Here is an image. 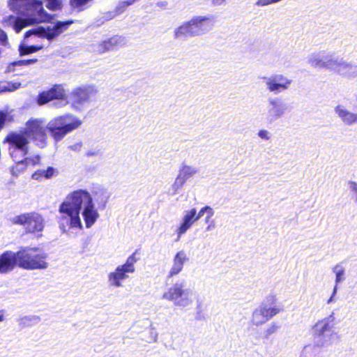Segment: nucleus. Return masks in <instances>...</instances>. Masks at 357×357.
<instances>
[{
  "instance_id": "1",
  "label": "nucleus",
  "mask_w": 357,
  "mask_h": 357,
  "mask_svg": "<svg viewBox=\"0 0 357 357\" xmlns=\"http://www.w3.org/2000/svg\"><path fill=\"white\" fill-rule=\"evenodd\" d=\"M59 213V225L63 233L70 229H83L80 215L87 229L91 228L100 218L91 195L82 189L68 194L60 204Z\"/></svg>"
},
{
  "instance_id": "2",
  "label": "nucleus",
  "mask_w": 357,
  "mask_h": 357,
  "mask_svg": "<svg viewBox=\"0 0 357 357\" xmlns=\"http://www.w3.org/2000/svg\"><path fill=\"white\" fill-rule=\"evenodd\" d=\"M8 6L13 12L24 17H9V22L17 33L28 24L48 22L52 18L45 10L40 0H9Z\"/></svg>"
},
{
  "instance_id": "3",
  "label": "nucleus",
  "mask_w": 357,
  "mask_h": 357,
  "mask_svg": "<svg viewBox=\"0 0 357 357\" xmlns=\"http://www.w3.org/2000/svg\"><path fill=\"white\" fill-rule=\"evenodd\" d=\"M307 63L314 68L325 69L346 79L357 77V64L333 54L316 52L307 56Z\"/></svg>"
},
{
  "instance_id": "4",
  "label": "nucleus",
  "mask_w": 357,
  "mask_h": 357,
  "mask_svg": "<svg viewBox=\"0 0 357 357\" xmlns=\"http://www.w3.org/2000/svg\"><path fill=\"white\" fill-rule=\"evenodd\" d=\"M73 23V21L72 20L64 22L57 21L53 25H49L46 27L40 26L27 31L24 34L23 43L19 46L20 55L22 56L36 52L43 47L42 45H29L31 43L30 38L32 36L34 38H47L48 40H52L66 31Z\"/></svg>"
},
{
  "instance_id": "5",
  "label": "nucleus",
  "mask_w": 357,
  "mask_h": 357,
  "mask_svg": "<svg viewBox=\"0 0 357 357\" xmlns=\"http://www.w3.org/2000/svg\"><path fill=\"white\" fill-rule=\"evenodd\" d=\"M335 317L334 312L318 320L312 327L313 347L317 349L327 348L332 345L337 333L335 331Z\"/></svg>"
},
{
  "instance_id": "6",
  "label": "nucleus",
  "mask_w": 357,
  "mask_h": 357,
  "mask_svg": "<svg viewBox=\"0 0 357 357\" xmlns=\"http://www.w3.org/2000/svg\"><path fill=\"white\" fill-rule=\"evenodd\" d=\"M82 121L73 114L56 116L50 120L46 126V130L55 143L61 141L68 133L82 125Z\"/></svg>"
},
{
  "instance_id": "7",
  "label": "nucleus",
  "mask_w": 357,
  "mask_h": 357,
  "mask_svg": "<svg viewBox=\"0 0 357 357\" xmlns=\"http://www.w3.org/2000/svg\"><path fill=\"white\" fill-rule=\"evenodd\" d=\"M19 268L33 271L46 270L48 254L38 248L25 247L19 250Z\"/></svg>"
},
{
  "instance_id": "8",
  "label": "nucleus",
  "mask_w": 357,
  "mask_h": 357,
  "mask_svg": "<svg viewBox=\"0 0 357 357\" xmlns=\"http://www.w3.org/2000/svg\"><path fill=\"white\" fill-rule=\"evenodd\" d=\"M194 292L185 288V282L177 281L172 284L162 296V298L173 303L176 307L186 308L192 305Z\"/></svg>"
},
{
  "instance_id": "9",
  "label": "nucleus",
  "mask_w": 357,
  "mask_h": 357,
  "mask_svg": "<svg viewBox=\"0 0 357 357\" xmlns=\"http://www.w3.org/2000/svg\"><path fill=\"white\" fill-rule=\"evenodd\" d=\"M5 141L8 143L9 154L16 163L23 162L29 153V141L22 132H13L8 134Z\"/></svg>"
},
{
  "instance_id": "10",
  "label": "nucleus",
  "mask_w": 357,
  "mask_h": 357,
  "mask_svg": "<svg viewBox=\"0 0 357 357\" xmlns=\"http://www.w3.org/2000/svg\"><path fill=\"white\" fill-rule=\"evenodd\" d=\"M138 261L136 257V252L129 256L122 265L118 266L114 271L108 275V282L109 284L114 287H121L122 282L129 278V274L135 272V264Z\"/></svg>"
},
{
  "instance_id": "11",
  "label": "nucleus",
  "mask_w": 357,
  "mask_h": 357,
  "mask_svg": "<svg viewBox=\"0 0 357 357\" xmlns=\"http://www.w3.org/2000/svg\"><path fill=\"white\" fill-rule=\"evenodd\" d=\"M9 220L12 224L24 226L29 233L40 232L44 228L43 217L35 212L22 213L10 218Z\"/></svg>"
},
{
  "instance_id": "12",
  "label": "nucleus",
  "mask_w": 357,
  "mask_h": 357,
  "mask_svg": "<svg viewBox=\"0 0 357 357\" xmlns=\"http://www.w3.org/2000/svg\"><path fill=\"white\" fill-rule=\"evenodd\" d=\"M22 133L27 138L33 140L36 145L40 147H44L47 144V137L43 122L40 119H30L28 121Z\"/></svg>"
},
{
  "instance_id": "13",
  "label": "nucleus",
  "mask_w": 357,
  "mask_h": 357,
  "mask_svg": "<svg viewBox=\"0 0 357 357\" xmlns=\"http://www.w3.org/2000/svg\"><path fill=\"white\" fill-rule=\"evenodd\" d=\"M287 111V105L278 97H269L267 100L264 119L273 123L280 119Z\"/></svg>"
},
{
  "instance_id": "14",
  "label": "nucleus",
  "mask_w": 357,
  "mask_h": 357,
  "mask_svg": "<svg viewBox=\"0 0 357 357\" xmlns=\"http://www.w3.org/2000/svg\"><path fill=\"white\" fill-rule=\"evenodd\" d=\"M267 91L275 95L289 89L292 80L282 74H273L262 77Z\"/></svg>"
},
{
  "instance_id": "15",
  "label": "nucleus",
  "mask_w": 357,
  "mask_h": 357,
  "mask_svg": "<svg viewBox=\"0 0 357 357\" xmlns=\"http://www.w3.org/2000/svg\"><path fill=\"white\" fill-rule=\"evenodd\" d=\"M190 20L195 36L206 34L213 29L215 24L211 15L194 16Z\"/></svg>"
},
{
  "instance_id": "16",
  "label": "nucleus",
  "mask_w": 357,
  "mask_h": 357,
  "mask_svg": "<svg viewBox=\"0 0 357 357\" xmlns=\"http://www.w3.org/2000/svg\"><path fill=\"white\" fill-rule=\"evenodd\" d=\"M19 250L17 252L6 251L0 255V273L4 274L19 267Z\"/></svg>"
},
{
  "instance_id": "17",
  "label": "nucleus",
  "mask_w": 357,
  "mask_h": 357,
  "mask_svg": "<svg viewBox=\"0 0 357 357\" xmlns=\"http://www.w3.org/2000/svg\"><path fill=\"white\" fill-rule=\"evenodd\" d=\"M196 222L195 208L185 211L181 222L175 231L177 236L176 241H179L181 236L184 235Z\"/></svg>"
},
{
  "instance_id": "18",
  "label": "nucleus",
  "mask_w": 357,
  "mask_h": 357,
  "mask_svg": "<svg viewBox=\"0 0 357 357\" xmlns=\"http://www.w3.org/2000/svg\"><path fill=\"white\" fill-rule=\"evenodd\" d=\"M65 96V91L62 86L54 85L50 89L39 93L37 102L38 105H42L54 99L63 100Z\"/></svg>"
},
{
  "instance_id": "19",
  "label": "nucleus",
  "mask_w": 357,
  "mask_h": 357,
  "mask_svg": "<svg viewBox=\"0 0 357 357\" xmlns=\"http://www.w3.org/2000/svg\"><path fill=\"white\" fill-rule=\"evenodd\" d=\"M188 260L184 250H180L176 253L172 259V264L167 275V278L170 279L178 275L183 269L185 264Z\"/></svg>"
},
{
  "instance_id": "20",
  "label": "nucleus",
  "mask_w": 357,
  "mask_h": 357,
  "mask_svg": "<svg viewBox=\"0 0 357 357\" xmlns=\"http://www.w3.org/2000/svg\"><path fill=\"white\" fill-rule=\"evenodd\" d=\"M276 296L273 294H269L261 303L263 306L265 307V312L269 319L283 310L281 306L276 305Z\"/></svg>"
},
{
  "instance_id": "21",
  "label": "nucleus",
  "mask_w": 357,
  "mask_h": 357,
  "mask_svg": "<svg viewBox=\"0 0 357 357\" xmlns=\"http://www.w3.org/2000/svg\"><path fill=\"white\" fill-rule=\"evenodd\" d=\"M334 111L345 125L351 126L357 123V114L349 111L344 105H337Z\"/></svg>"
},
{
  "instance_id": "22",
  "label": "nucleus",
  "mask_w": 357,
  "mask_h": 357,
  "mask_svg": "<svg viewBox=\"0 0 357 357\" xmlns=\"http://www.w3.org/2000/svg\"><path fill=\"white\" fill-rule=\"evenodd\" d=\"M125 43L126 40L123 37L114 36L101 43L98 47V51L100 52H105L107 51L113 50L123 46Z\"/></svg>"
},
{
  "instance_id": "23",
  "label": "nucleus",
  "mask_w": 357,
  "mask_h": 357,
  "mask_svg": "<svg viewBox=\"0 0 357 357\" xmlns=\"http://www.w3.org/2000/svg\"><path fill=\"white\" fill-rule=\"evenodd\" d=\"M174 38L183 40L188 38L195 37L190 20L183 22L174 29Z\"/></svg>"
},
{
  "instance_id": "24",
  "label": "nucleus",
  "mask_w": 357,
  "mask_h": 357,
  "mask_svg": "<svg viewBox=\"0 0 357 357\" xmlns=\"http://www.w3.org/2000/svg\"><path fill=\"white\" fill-rule=\"evenodd\" d=\"M96 93L97 90L95 86H86L77 89L75 92V96L79 102L83 103L88 101Z\"/></svg>"
},
{
  "instance_id": "25",
  "label": "nucleus",
  "mask_w": 357,
  "mask_h": 357,
  "mask_svg": "<svg viewBox=\"0 0 357 357\" xmlns=\"http://www.w3.org/2000/svg\"><path fill=\"white\" fill-rule=\"evenodd\" d=\"M59 174V171L53 167H48L47 169H40L32 174V178L42 180L43 178L50 179Z\"/></svg>"
},
{
  "instance_id": "26",
  "label": "nucleus",
  "mask_w": 357,
  "mask_h": 357,
  "mask_svg": "<svg viewBox=\"0 0 357 357\" xmlns=\"http://www.w3.org/2000/svg\"><path fill=\"white\" fill-rule=\"evenodd\" d=\"M268 320L269 319L265 312V307L261 303L252 312V322L255 326H259Z\"/></svg>"
},
{
  "instance_id": "27",
  "label": "nucleus",
  "mask_w": 357,
  "mask_h": 357,
  "mask_svg": "<svg viewBox=\"0 0 357 357\" xmlns=\"http://www.w3.org/2000/svg\"><path fill=\"white\" fill-rule=\"evenodd\" d=\"M198 172L199 169L197 167L186 164H182L179 168L178 175L186 182L187 180L192 177Z\"/></svg>"
},
{
  "instance_id": "28",
  "label": "nucleus",
  "mask_w": 357,
  "mask_h": 357,
  "mask_svg": "<svg viewBox=\"0 0 357 357\" xmlns=\"http://www.w3.org/2000/svg\"><path fill=\"white\" fill-rule=\"evenodd\" d=\"M40 158L38 155H35L31 157H24L23 162H20V163H16V167L19 169H24L25 167L28 165H35L38 164L40 162Z\"/></svg>"
},
{
  "instance_id": "29",
  "label": "nucleus",
  "mask_w": 357,
  "mask_h": 357,
  "mask_svg": "<svg viewBox=\"0 0 357 357\" xmlns=\"http://www.w3.org/2000/svg\"><path fill=\"white\" fill-rule=\"evenodd\" d=\"M333 272L335 275V283L339 284L343 282L345 279L344 275H345V268L343 267V266L340 264H336L333 268Z\"/></svg>"
},
{
  "instance_id": "30",
  "label": "nucleus",
  "mask_w": 357,
  "mask_h": 357,
  "mask_svg": "<svg viewBox=\"0 0 357 357\" xmlns=\"http://www.w3.org/2000/svg\"><path fill=\"white\" fill-rule=\"evenodd\" d=\"M185 181L182 179L178 175H177L176 178L174 180V182L171 186L170 190L172 191V195H175L178 193V192L182 189Z\"/></svg>"
},
{
  "instance_id": "31",
  "label": "nucleus",
  "mask_w": 357,
  "mask_h": 357,
  "mask_svg": "<svg viewBox=\"0 0 357 357\" xmlns=\"http://www.w3.org/2000/svg\"><path fill=\"white\" fill-rule=\"evenodd\" d=\"M215 211L214 210L212 211L211 213H208L207 215H206L204 222L207 225L205 230L206 231H211L216 228V224L213 219H212V217L214 215Z\"/></svg>"
},
{
  "instance_id": "32",
  "label": "nucleus",
  "mask_w": 357,
  "mask_h": 357,
  "mask_svg": "<svg viewBox=\"0 0 357 357\" xmlns=\"http://www.w3.org/2000/svg\"><path fill=\"white\" fill-rule=\"evenodd\" d=\"M40 320V319L38 316H26L21 319V324L24 326H30L38 323Z\"/></svg>"
},
{
  "instance_id": "33",
  "label": "nucleus",
  "mask_w": 357,
  "mask_h": 357,
  "mask_svg": "<svg viewBox=\"0 0 357 357\" xmlns=\"http://www.w3.org/2000/svg\"><path fill=\"white\" fill-rule=\"evenodd\" d=\"M37 62V59H26V60H20L17 61L13 62L9 66H8V71L11 70V67H14L16 66H28L33 63H35Z\"/></svg>"
},
{
  "instance_id": "34",
  "label": "nucleus",
  "mask_w": 357,
  "mask_h": 357,
  "mask_svg": "<svg viewBox=\"0 0 357 357\" xmlns=\"http://www.w3.org/2000/svg\"><path fill=\"white\" fill-rule=\"evenodd\" d=\"M213 208H212L209 206H205L204 207L202 208L197 213V209L195 208V218L197 221H198L204 214L206 215L208 213H211Z\"/></svg>"
},
{
  "instance_id": "35",
  "label": "nucleus",
  "mask_w": 357,
  "mask_h": 357,
  "mask_svg": "<svg viewBox=\"0 0 357 357\" xmlns=\"http://www.w3.org/2000/svg\"><path fill=\"white\" fill-rule=\"evenodd\" d=\"M47 8L52 10H56L61 8V0H47Z\"/></svg>"
},
{
  "instance_id": "36",
  "label": "nucleus",
  "mask_w": 357,
  "mask_h": 357,
  "mask_svg": "<svg viewBox=\"0 0 357 357\" xmlns=\"http://www.w3.org/2000/svg\"><path fill=\"white\" fill-rule=\"evenodd\" d=\"M278 329V326L275 324V323H272L271 324H270L267 328L266 329L265 331V335L266 337H268L270 336L271 335L277 332Z\"/></svg>"
},
{
  "instance_id": "37",
  "label": "nucleus",
  "mask_w": 357,
  "mask_h": 357,
  "mask_svg": "<svg viewBox=\"0 0 357 357\" xmlns=\"http://www.w3.org/2000/svg\"><path fill=\"white\" fill-rule=\"evenodd\" d=\"M89 1L90 0H70V3L74 8L82 9Z\"/></svg>"
},
{
  "instance_id": "38",
  "label": "nucleus",
  "mask_w": 357,
  "mask_h": 357,
  "mask_svg": "<svg viewBox=\"0 0 357 357\" xmlns=\"http://www.w3.org/2000/svg\"><path fill=\"white\" fill-rule=\"evenodd\" d=\"M257 135L262 139L269 140L271 139L270 132L266 130H259Z\"/></svg>"
},
{
  "instance_id": "39",
  "label": "nucleus",
  "mask_w": 357,
  "mask_h": 357,
  "mask_svg": "<svg viewBox=\"0 0 357 357\" xmlns=\"http://www.w3.org/2000/svg\"><path fill=\"white\" fill-rule=\"evenodd\" d=\"M6 84L9 89V92H12L18 89L21 86L20 82H6Z\"/></svg>"
},
{
  "instance_id": "40",
  "label": "nucleus",
  "mask_w": 357,
  "mask_h": 357,
  "mask_svg": "<svg viewBox=\"0 0 357 357\" xmlns=\"http://www.w3.org/2000/svg\"><path fill=\"white\" fill-rule=\"evenodd\" d=\"M8 43L7 34L4 31L0 29V44L6 46Z\"/></svg>"
},
{
  "instance_id": "41",
  "label": "nucleus",
  "mask_w": 357,
  "mask_h": 357,
  "mask_svg": "<svg viewBox=\"0 0 357 357\" xmlns=\"http://www.w3.org/2000/svg\"><path fill=\"white\" fill-rule=\"evenodd\" d=\"M349 188L355 194L356 201L357 202V183L354 181H350L349 183Z\"/></svg>"
},
{
  "instance_id": "42",
  "label": "nucleus",
  "mask_w": 357,
  "mask_h": 357,
  "mask_svg": "<svg viewBox=\"0 0 357 357\" xmlns=\"http://www.w3.org/2000/svg\"><path fill=\"white\" fill-rule=\"evenodd\" d=\"M82 146V142H77L73 145L69 146V149L74 151H79L81 150V148Z\"/></svg>"
},
{
  "instance_id": "43",
  "label": "nucleus",
  "mask_w": 357,
  "mask_h": 357,
  "mask_svg": "<svg viewBox=\"0 0 357 357\" xmlns=\"http://www.w3.org/2000/svg\"><path fill=\"white\" fill-rule=\"evenodd\" d=\"M7 118V114L3 111H0V128H1Z\"/></svg>"
},
{
  "instance_id": "44",
  "label": "nucleus",
  "mask_w": 357,
  "mask_h": 357,
  "mask_svg": "<svg viewBox=\"0 0 357 357\" xmlns=\"http://www.w3.org/2000/svg\"><path fill=\"white\" fill-rule=\"evenodd\" d=\"M213 6H219L226 4V0H210Z\"/></svg>"
},
{
  "instance_id": "45",
  "label": "nucleus",
  "mask_w": 357,
  "mask_h": 357,
  "mask_svg": "<svg viewBox=\"0 0 357 357\" xmlns=\"http://www.w3.org/2000/svg\"><path fill=\"white\" fill-rule=\"evenodd\" d=\"M104 21H109L114 17V14L112 12H108L103 14Z\"/></svg>"
},
{
  "instance_id": "46",
  "label": "nucleus",
  "mask_w": 357,
  "mask_h": 357,
  "mask_svg": "<svg viewBox=\"0 0 357 357\" xmlns=\"http://www.w3.org/2000/svg\"><path fill=\"white\" fill-rule=\"evenodd\" d=\"M3 92H9L6 82L0 84V93Z\"/></svg>"
},
{
  "instance_id": "47",
  "label": "nucleus",
  "mask_w": 357,
  "mask_h": 357,
  "mask_svg": "<svg viewBox=\"0 0 357 357\" xmlns=\"http://www.w3.org/2000/svg\"><path fill=\"white\" fill-rule=\"evenodd\" d=\"M106 21H104L103 16H102L100 18L96 20L95 24L96 26H99L102 24H103Z\"/></svg>"
},
{
  "instance_id": "48",
  "label": "nucleus",
  "mask_w": 357,
  "mask_h": 357,
  "mask_svg": "<svg viewBox=\"0 0 357 357\" xmlns=\"http://www.w3.org/2000/svg\"><path fill=\"white\" fill-rule=\"evenodd\" d=\"M107 202V199H105V200H101V202L98 204L99 208H101L102 209L105 208Z\"/></svg>"
},
{
  "instance_id": "49",
  "label": "nucleus",
  "mask_w": 357,
  "mask_h": 357,
  "mask_svg": "<svg viewBox=\"0 0 357 357\" xmlns=\"http://www.w3.org/2000/svg\"><path fill=\"white\" fill-rule=\"evenodd\" d=\"M5 321V314L3 310H0V322Z\"/></svg>"
},
{
  "instance_id": "50",
  "label": "nucleus",
  "mask_w": 357,
  "mask_h": 357,
  "mask_svg": "<svg viewBox=\"0 0 357 357\" xmlns=\"http://www.w3.org/2000/svg\"><path fill=\"white\" fill-rule=\"evenodd\" d=\"M167 4H168V3L166 1H160V2L158 3V6L163 7V8H166Z\"/></svg>"
},
{
  "instance_id": "51",
  "label": "nucleus",
  "mask_w": 357,
  "mask_h": 357,
  "mask_svg": "<svg viewBox=\"0 0 357 357\" xmlns=\"http://www.w3.org/2000/svg\"><path fill=\"white\" fill-rule=\"evenodd\" d=\"M335 296H333V294H331V297L327 300L326 303L328 305H329V304L332 303L333 302H334L335 301V300H334Z\"/></svg>"
},
{
  "instance_id": "52",
  "label": "nucleus",
  "mask_w": 357,
  "mask_h": 357,
  "mask_svg": "<svg viewBox=\"0 0 357 357\" xmlns=\"http://www.w3.org/2000/svg\"><path fill=\"white\" fill-rule=\"evenodd\" d=\"M96 154H97L96 152L91 151H89L86 153V155L88 157L94 156Z\"/></svg>"
},
{
  "instance_id": "53",
  "label": "nucleus",
  "mask_w": 357,
  "mask_h": 357,
  "mask_svg": "<svg viewBox=\"0 0 357 357\" xmlns=\"http://www.w3.org/2000/svg\"><path fill=\"white\" fill-rule=\"evenodd\" d=\"M337 285L338 284L335 283V286L333 287V291L331 294H333V296H335L337 291Z\"/></svg>"
},
{
  "instance_id": "54",
  "label": "nucleus",
  "mask_w": 357,
  "mask_h": 357,
  "mask_svg": "<svg viewBox=\"0 0 357 357\" xmlns=\"http://www.w3.org/2000/svg\"><path fill=\"white\" fill-rule=\"evenodd\" d=\"M39 38H34L33 36H32L31 38H30V40L31 41V43H34L37 40V39H38Z\"/></svg>"
},
{
  "instance_id": "55",
  "label": "nucleus",
  "mask_w": 357,
  "mask_h": 357,
  "mask_svg": "<svg viewBox=\"0 0 357 357\" xmlns=\"http://www.w3.org/2000/svg\"><path fill=\"white\" fill-rule=\"evenodd\" d=\"M156 338H157V334L155 335V336L154 337V341H156Z\"/></svg>"
}]
</instances>
